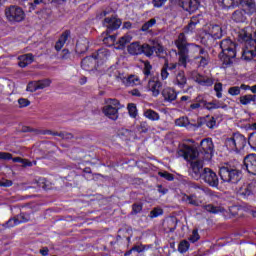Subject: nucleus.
Listing matches in <instances>:
<instances>
[{"label":"nucleus","mask_w":256,"mask_h":256,"mask_svg":"<svg viewBox=\"0 0 256 256\" xmlns=\"http://www.w3.org/2000/svg\"><path fill=\"white\" fill-rule=\"evenodd\" d=\"M16 219H19V224L21 225V223H27L28 221H31V216H29V214H20L19 216H17Z\"/></svg>","instance_id":"6e6d98bb"},{"label":"nucleus","mask_w":256,"mask_h":256,"mask_svg":"<svg viewBox=\"0 0 256 256\" xmlns=\"http://www.w3.org/2000/svg\"><path fill=\"white\" fill-rule=\"evenodd\" d=\"M39 90V84L38 81L30 82L27 85V91H30V93H35V91Z\"/></svg>","instance_id":"09e8293b"},{"label":"nucleus","mask_w":256,"mask_h":256,"mask_svg":"<svg viewBox=\"0 0 256 256\" xmlns=\"http://www.w3.org/2000/svg\"><path fill=\"white\" fill-rule=\"evenodd\" d=\"M121 19L112 16V17H106L103 21L104 27H107V29H110L111 31H114L115 29H119L121 27Z\"/></svg>","instance_id":"412c9836"},{"label":"nucleus","mask_w":256,"mask_h":256,"mask_svg":"<svg viewBox=\"0 0 256 256\" xmlns=\"http://www.w3.org/2000/svg\"><path fill=\"white\" fill-rule=\"evenodd\" d=\"M246 15L243 9H238L232 13V21L235 23H245L247 21Z\"/></svg>","instance_id":"a878e982"},{"label":"nucleus","mask_w":256,"mask_h":256,"mask_svg":"<svg viewBox=\"0 0 256 256\" xmlns=\"http://www.w3.org/2000/svg\"><path fill=\"white\" fill-rule=\"evenodd\" d=\"M122 83L126 87H135L137 85H141V79H139L136 75H130L128 77H123Z\"/></svg>","instance_id":"b1692460"},{"label":"nucleus","mask_w":256,"mask_h":256,"mask_svg":"<svg viewBox=\"0 0 256 256\" xmlns=\"http://www.w3.org/2000/svg\"><path fill=\"white\" fill-rule=\"evenodd\" d=\"M205 157L199 156L195 160L190 161V169L192 173V177L194 179H201V175L203 174V165L205 163Z\"/></svg>","instance_id":"9d476101"},{"label":"nucleus","mask_w":256,"mask_h":256,"mask_svg":"<svg viewBox=\"0 0 256 256\" xmlns=\"http://www.w3.org/2000/svg\"><path fill=\"white\" fill-rule=\"evenodd\" d=\"M220 177L225 183H238L241 179V172L235 168H220Z\"/></svg>","instance_id":"423d86ee"},{"label":"nucleus","mask_w":256,"mask_h":256,"mask_svg":"<svg viewBox=\"0 0 256 256\" xmlns=\"http://www.w3.org/2000/svg\"><path fill=\"white\" fill-rule=\"evenodd\" d=\"M155 23H157V20H155V18L150 19L148 22L143 24L141 31H149V29H151V27H153V25H155Z\"/></svg>","instance_id":"de8ad7c7"},{"label":"nucleus","mask_w":256,"mask_h":256,"mask_svg":"<svg viewBox=\"0 0 256 256\" xmlns=\"http://www.w3.org/2000/svg\"><path fill=\"white\" fill-rule=\"evenodd\" d=\"M200 179L207 183V185H210V187H219V177L211 168H204Z\"/></svg>","instance_id":"1a4fd4ad"},{"label":"nucleus","mask_w":256,"mask_h":256,"mask_svg":"<svg viewBox=\"0 0 256 256\" xmlns=\"http://www.w3.org/2000/svg\"><path fill=\"white\" fill-rule=\"evenodd\" d=\"M119 137L122 138L124 141H131V139H135V132L122 128L119 133Z\"/></svg>","instance_id":"7c9ffc66"},{"label":"nucleus","mask_w":256,"mask_h":256,"mask_svg":"<svg viewBox=\"0 0 256 256\" xmlns=\"http://www.w3.org/2000/svg\"><path fill=\"white\" fill-rule=\"evenodd\" d=\"M160 215H163V209H161V208H154L150 212L149 217H150V219H155L157 217H160Z\"/></svg>","instance_id":"49530a36"},{"label":"nucleus","mask_w":256,"mask_h":256,"mask_svg":"<svg viewBox=\"0 0 256 256\" xmlns=\"http://www.w3.org/2000/svg\"><path fill=\"white\" fill-rule=\"evenodd\" d=\"M141 47L142 45L138 44V42H133L128 46V53H130V55H141Z\"/></svg>","instance_id":"473e14b6"},{"label":"nucleus","mask_w":256,"mask_h":256,"mask_svg":"<svg viewBox=\"0 0 256 256\" xmlns=\"http://www.w3.org/2000/svg\"><path fill=\"white\" fill-rule=\"evenodd\" d=\"M178 251L180 253H187V251H189V242H187V240H183L182 242H180L178 246Z\"/></svg>","instance_id":"79ce46f5"},{"label":"nucleus","mask_w":256,"mask_h":256,"mask_svg":"<svg viewBox=\"0 0 256 256\" xmlns=\"http://www.w3.org/2000/svg\"><path fill=\"white\" fill-rule=\"evenodd\" d=\"M182 201L188 203L189 205H193L194 207H199V205H203V200H201V198H197L196 195L184 194L182 197Z\"/></svg>","instance_id":"5701e85b"},{"label":"nucleus","mask_w":256,"mask_h":256,"mask_svg":"<svg viewBox=\"0 0 256 256\" xmlns=\"http://www.w3.org/2000/svg\"><path fill=\"white\" fill-rule=\"evenodd\" d=\"M256 192V183H245L242 186H240L237 190V193L239 197H242V199H248V197H251Z\"/></svg>","instance_id":"4468645a"},{"label":"nucleus","mask_w":256,"mask_h":256,"mask_svg":"<svg viewBox=\"0 0 256 256\" xmlns=\"http://www.w3.org/2000/svg\"><path fill=\"white\" fill-rule=\"evenodd\" d=\"M143 210V206L141 204H134L132 206V211L133 213L137 214V213H141V211Z\"/></svg>","instance_id":"e2e57ef3"},{"label":"nucleus","mask_w":256,"mask_h":256,"mask_svg":"<svg viewBox=\"0 0 256 256\" xmlns=\"http://www.w3.org/2000/svg\"><path fill=\"white\" fill-rule=\"evenodd\" d=\"M238 37L240 41H244L245 43V49L242 51L243 59L251 61V59L256 57V45L255 41H253V27L248 26L240 30Z\"/></svg>","instance_id":"f257e3e1"},{"label":"nucleus","mask_w":256,"mask_h":256,"mask_svg":"<svg viewBox=\"0 0 256 256\" xmlns=\"http://www.w3.org/2000/svg\"><path fill=\"white\" fill-rule=\"evenodd\" d=\"M244 167L250 175H256V154H249L244 158Z\"/></svg>","instance_id":"dca6fc26"},{"label":"nucleus","mask_w":256,"mask_h":256,"mask_svg":"<svg viewBox=\"0 0 256 256\" xmlns=\"http://www.w3.org/2000/svg\"><path fill=\"white\" fill-rule=\"evenodd\" d=\"M161 81L169 79V61H166L160 70Z\"/></svg>","instance_id":"c9c22d12"},{"label":"nucleus","mask_w":256,"mask_h":256,"mask_svg":"<svg viewBox=\"0 0 256 256\" xmlns=\"http://www.w3.org/2000/svg\"><path fill=\"white\" fill-rule=\"evenodd\" d=\"M175 45L178 49L176 55L179 57V65H182L184 68H186L189 61V51H193L191 45L194 44L187 43L185 34L181 33L179 34L178 39L175 41Z\"/></svg>","instance_id":"7ed1b4c3"},{"label":"nucleus","mask_w":256,"mask_h":256,"mask_svg":"<svg viewBox=\"0 0 256 256\" xmlns=\"http://www.w3.org/2000/svg\"><path fill=\"white\" fill-rule=\"evenodd\" d=\"M226 148L228 151H235V153H239V151H243L245 149V145H247V138L245 136L236 133L225 141Z\"/></svg>","instance_id":"20e7f679"},{"label":"nucleus","mask_w":256,"mask_h":256,"mask_svg":"<svg viewBox=\"0 0 256 256\" xmlns=\"http://www.w3.org/2000/svg\"><path fill=\"white\" fill-rule=\"evenodd\" d=\"M132 251H136L137 253H143V251H145V246L144 245L134 246L132 248Z\"/></svg>","instance_id":"774afa93"},{"label":"nucleus","mask_w":256,"mask_h":256,"mask_svg":"<svg viewBox=\"0 0 256 256\" xmlns=\"http://www.w3.org/2000/svg\"><path fill=\"white\" fill-rule=\"evenodd\" d=\"M18 104L19 107L23 109V107H29V105H31V101H29L27 98H20L18 99Z\"/></svg>","instance_id":"4d7b16f0"},{"label":"nucleus","mask_w":256,"mask_h":256,"mask_svg":"<svg viewBox=\"0 0 256 256\" xmlns=\"http://www.w3.org/2000/svg\"><path fill=\"white\" fill-rule=\"evenodd\" d=\"M104 43H110V45H113V43H115V41H117V36H108L106 38L103 39Z\"/></svg>","instance_id":"680f3d73"},{"label":"nucleus","mask_w":256,"mask_h":256,"mask_svg":"<svg viewBox=\"0 0 256 256\" xmlns=\"http://www.w3.org/2000/svg\"><path fill=\"white\" fill-rule=\"evenodd\" d=\"M109 50L102 48L96 54H94V59L96 63H105L109 59Z\"/></svg>","instance_id":"393cba45"},{"label":"nucleus","mask_w":256,"mask_h":256,"mask_svg":"<svg viewBox=\"0 0 256 256\" xmlns=\"http://www.w3.org/2000/svg\"><path fill=\"white\" fill-rule=\"evenodd\" d=\"M162 87L163 83L157 77H152L147 84V89L152 93V97H159Z\"/></svg>","instance_id":"2eb2a0df"},{"label":"nucleus","mask_w":256,"mask_h":256,"mask_svg":"<svg viewBox=\"0 0 256 256\" xmlns=\"http://www.w3.org/2000/svg\"><path fill=\"white\" fill-rule=\"evenodd\" d=\"M200 147L203 149L204 154L202 153L203 159L206 161H211L213 157V140L211 138H205L201 141Z\"/></svg>","instance_id":"ddd939ff"},{"label":"nucleus","mask_w":256,"mask_h":256,"mask_svg":"<svg viewBox=\"0 0 256 256\" xmlns=\"http://www.w3.org/2000/svg\"><path fill=\"white\" fill-rule=\"evenodd\" d=\"M206 127L208 129H215L217 127V120H215V117H207L206 118Z\"/></svg>","instance_id":"a19ab883"},{"label":"nucleus","mask_w":256,"mask_h":256,"mask_svg":"<svg viewBox=\"0 0 256 256\" xmlns=\"http://www.w3.org/2000/svg\"><path fill=\"white\" fill-rule=\"evenodd\" d=\"M229 95H232L233 97L241 94V87L239 86H233L228 89Z\"/></svg>","instance_id":"603ef678"},{"label":"nucleus","mask_w":256,"mask_h":256,"mask_svg":"<svg viewBox=\"0 0 256 256\" xmlns=\"http://www.w3.org/2000/svg\"><path fill=\"white\" fill-rule=\"evenodd\" d=\"M201 239V236L199 235V231H197V229L192 231V234L189 237V241H191V243H197V241Z\"/></svg>","instance_id":"3c124183"},{"label":"nucleus","mask_w":256,"mask_h":256,"mask_svg":"<svg viewBox=\"0 0 256 256\" xmlns=\"http://www.w3.org/2000/svg\"><path fill=\"white\" fill-rule=\"evenodd\" d=\"M164 3H167V0H153L152 1V5L157 8L161 7Z\"/></svg>","instance_id":"69168bd1"},{"label":"nucleus","mask_w":256,"mask_h":256,"mask_svg":"<svg viewBox=\"0 0 256 256\" xmlns=\"http://www.w3.org/2000/svg\"><path fill=\"white\" fill-rule=\"evenodd\" d=\"M128 112L130 117L135 119V117H137V106H135V104H128Z\"/></svg>","instance_id":"8fccbe9b"},{"label":"nucleus","mask_w":256,"mask_h":256,"mask_svg":"<svg viewBox=\"0 0 256 256\" xmlns=\"http://www.w3.org/2000/svg\"><path fill=\"white\" fill-rule=\"evenodd\" d=\"M205 105H206L205 100H203V98L198 97L196 98L195 103L190 105V109L192 110L200 109V107H205Z\"/></svg>","instance_id":"ea45409f"},{"label":"nucleus","mask_w":256,"mask_h":256,"mask_svg":"<svg viewBox=\"0 0 256 256\" xmlns=\"http://www.w3.org/2000/svg\"><path fill=\"white\" fill-rule=\"evenodd\" d=\"M248 145L253 151H256V133L250 134L248 138Z\"/></svg>","instance_id":"37998d69"},{"label":"nucleus","mask_w":256,"mask_h":256,"mask_svg":"<svg viewBox=\"0 0 256 256\" xmlns=\"http://www.w3.org/2000/svg\"><path fill=\"white\" fill-rule=\"evenodd\" d=\"M162 96L165 101H175L177 99V92L171 87H166L162 90Z\"/></svg>","instance_id":"bb28decb"},{"label":"nucleus","mask_w":256,"mask_h":256,"mask_svg":"<svg viewBox=\"0 0 256 256\" xmlns=\"http://www.w3.org/2000/svg\"><path fill=\"white\" fill-rule=\"evenodd\" d=\"M239 101L241 105H251V103H255L256 95L247 94V95L241 96L239 98Z\"/></svg>","instance_id":"72a5a7b5"},{"label":"nucleus","mask_w":256,"mask_h":256,"mask_svg":"<svg viewBox=\"0 0 256 256\" xmlns=\"http://www.w3.org/2000/svg\"><path fill=\"white\" fill-rule=\"evenodd\" d=\"M179 5L188 13H195L199 9V1L197 0H180Z\"/></svg>","instance_id":"a211bd4d"},{"label":"nucleus","mask_w":256,"mask_h":256,"mask_svg":"<svg viewBox=\"0 0 256 256\" xmlns=\"http://www.w3.org/2000/svg\"><path fill=\"white\" fill-rule=\"evenodd\" d=\"M51 87V79H44L38 81V89H47Z\"/></svg>","instance_id":"a18cd8bd"},{"label":"nucleus","mask_w":256,"mask_h":256,"mask_svg":"<svg viewBox=\"0 0 256 256\" xmlns=\"http://www.w3.org/2000/svg\"><path fill=\"white\" fill-rule=\"evenodd\" d=\"M18 65L19 67L25 68L27 67V65H31V63H33L34 58H33V54L28 53V54H24L20 57H18Z\"/></svg>","instance_id":"c85d7f7f"},{"label":"nucleus","mask_w":256,"mask_h":256,"mask_svg":"<svg viewBox=\"0 0 256 256\" xmlns=\"http://www.w3.org/2000/svg\"><path fill=\"white\" fill-rule=\"evenodd\" d=\"M5 16L10 23H21L25 20V11L19 6H10L6 8Z\"/></svg>","instance_id":"0eeeda50"},{"label":"nucleus","mask_w":256,"mask_h":256,"mask_svg":"<svg viewBox=\"0 0 256 256\" xmlns=\"http://www.w3.org/2000/svg\"><path fill=\"white\" fill-rule=\"evenodd\" d=\"M204 33L207 39H221L223 37V29L217 24H207L204 26Z\"/></svg>","instance_id":"9b49d317"},{"label":"nucleus","mask_w":256,"mask_h":256,"mask_svg":"<svg viewBox=\"0 0 256 256\" xmlns=\"http://www.w3.org/2000/svg\"><path fill=\"white\" fill-rule=\"evenodd\" d=\"M0 159H2L4 161H9V159H13V155H11V153H7V152H0Z\"/></svg>","instance_id":"052dcab7"},{"label":"nucleus","mask_w":256,"mask_h":256,"mask_svg":"<svg viewBox=\"0 0 256 256\" xmlns=\"http://www.w3.org/2000/svg\"><path fill=\"white\" fill-rule=\"evenodd\" d=\"M198 23H201V15L193 16L190 20V23L185 28V33L193 32Z\"/></svg>","instance_id":"2f4dec72"},{"label":"nucleus","mask_w":256,"mask_h":256,"mask_svg":"<svg viewBox=\"0 0 256 256\" xmlns=\"http://www.w3.org/2000/svg\"><path fill=\"white\" fill-rule=\"evenodd\" d=\"M191 77L196 81V83H199V85H203L204 87H211V85H213V79L207 78L199 74L197 71H192Z\"/></svg>","instance_id":"aec40b11"},{"label":"nucleus","mask_w":256,"mask_h":256,"mask_svg":"<svg viewBox=\"0 0 256 256\" xmlns=\"http://www.w3.org/2000/svg\"><path fill=\"white\" fill-rule=\"evenodd\" d=\"M204 107L205 109H208V111H211V109H221V105L215 102H210V103L206 102V105Z\"/></svg>","instance_id":"bf43d9fd"},{"label":"nucleus","mask_w":256,"mask_h":256,"mask_svg":"<svg viewBox=\"0 0 256 256\" xmlns=\"http://www.w3.org/2000/svg\"><path fill=\"white\" fill-rule=\"evenodd\" d=\"M133 37L131 35L126 34L125 36H122L118 41V47L117 49H125V45L131 43V40Z\"/></svg>","instance_id":"e433bc0d"},{"label":"nucleus","mask_w":256,"mask_h":256,"mask_svg":"<svg viewBox=\"0 0 256 256\" xmlns=\"http://www.w3.org/2000/svg\"><path fill=\"white\" fill-rule=\"evenodd\" d=\"M158 175L160 177H162L163 179H166V181H173V179H175L173 177V174L167 172V171H163V172H158Z\"/></svg>","instance_id":"5fc2aeb1"},{"label":"nucleus","mask_w":256,"mask_h":256,"mask_svg":"<svg viewBox=\"0 0 256 256\" xmlns=\"http://www.w3.org/2000/svg\"><path fill=\"white\" fill-rule=\"evenodd\" d=\"M192 51L194 53H198V57L195 58L196 63H198L199 67H207L209 65V54L205 52V50L197 45H191Z\"/></svg>","instance_id":"f8f14e48"},{"label":"nucleus","mask_w":256,"mask_h":256,"mask_svg":"<svg viewBox=\"0 0 256 256\" xmlns=\"http://www.w3.org/2000/svg\"><path fill=\"white\" fill-rule=\"evenodd\" d=\"M94 63H97V61H95V56H88L82 60V67L87 69V67H91Z\"/></svg>","instance_id":"58836bf2"},{"label":"nucleus","mask_w":256,"mask_h":256,"mask_svg":"<svg viewBox=\"0 0 256 256\" xmlns=\"http://www.w3.org/2000/svg\"><path fill=\"white\" fill-rule=\"evenodd\" d=\"M179 157H183L186 161H195L199 157L203 156V153H199L197 148L189 145H183L182 148L178 151Z\"/></svg>","instance_id":"6e6552de"},{"label":"nucleus","mask_w":256,"mask_h":256,"mask_svg":"<svg viewBox=\"0 0 256 256\" xmlns=\"http://www.w3.org/2000/svg\"><path fill=\"white\" fill-rule=\"evenodd\" d=\"M144 117L149 119L150 121H159L160 116L159 113L155 112V110L148 109L144 112Z\"/></svg>","instance_id":"f704fd0d"},{"label":"nucleus","mask_w":256,"mask_h":256,"mask_svg":"<svg viewBox=\"0 0 256 256\" xmlns=\"http://www.w3.org/2000/svg\"><path fill=\"white\" fill-rule=\"evenodd\" d=\"M204 209H205V211H208V213H214V214L220 213V211H221L220 208H217L211 204L204 206Z\"/></svg>","instance_id":"864d4df0"},{"label":"nucleus","mask_w":256,"mask_h":256,"mask_svg":"<svg viewBox=\"0 0 256 256\" xmlns=\"http://www.w3.org/2000/svg\"><path fill=\"white\" fill-rule=\"evenodd\" d=\"M71 35V33L69 31H65L59 38V40L56 42L55 45V49L56 51H61L65 45V43H67V39H69V36Z\"/></svg>","instance_id":"c756f323"},{"label":"nucleus","mask_w":256,"mask_h":256,"mask_svg":"<svg viewBox=\"0 0 256 256\" xmlns=\"http://www.w3.org/2000/svg\"><path fill=\"white\" fill-rule=\"evenodd\" d=\"M13 182L11 180H2L0 181V187H11Z\"/></svg>","instance_id":"338daca9"},{"label":"nucleus","mask_w":256,"mask_h":256,"mask_svg":"<svg viewBox=\"0 0 256 256\" xmlns=\"http://www.w3.org/2000/svg\"><path fill=\"white\" fill-rule=\"evenodd\" d=\"M242 7V10L246 15H253L256 13L255 0H238V6Z\"/></svg>","instance_id":"f3484780"},{"label":"nucleus","mask_w":256,"mask_h":256,"mask_svg":"<svg viewBox=\"0 0 256 256\" xmlns=\"http://www.w3.org/2000/svg\"><path fill=\"white\" fill-rule=\"evenodd\" d=\"M16 225H20L19 218L9 219L5 224L6 227H16Z\"/></svg>","instance_id":"13d9d810"},{"label":"nucleus","mask_w":256,"mask_h":256,"mask_svg":"<svg viewBox=\"0 0 256 256\" xmlns=\"http://www.w3.org/2000/svg\"><path fill=\"white\" fill-rule=\"evenodd\" d=\"M218 5L222 9H235L239 7V0H218Z\"/></svg>","instance_id":"cd10ccee"},{"label":"nucleus","mask_w":256,"mask_h":256,"mask_svg":"<svg viewBox=\"0 0 256 256\" xmlns=\"http://www.w3.org/2000/svg\"><path fill=\"white\" fill-rule=\"evenodd\" d=\"M173 85L179 87V89H184L187 85V76H185V71L179 70L172 79Z\"/></svg>","instance_id":"6ab92c4d"},{"label":"nucleus","mask_w":256,"mask_h":256,"mask_svg":"<svg viewBox=\"0 0 256 256\" xmlns=\"http://www.w3.org/2000/svg\"><path fill=\"white\" fill-rule=\"evenodd\" d=\"M141 50H142V53H144V55H146V57H151V55H153V53H155V51H157V49L149 46V44H143L141 46Z\"/></svg>","instance_id":"4c0bfd02"},{"label":"nucleus","mask_w":256,"mask_h":256,"mask_svg":"<svg viewBox=\"0 0 256 256\" xmlns=\"http://www.w3.org/2000/svg\"><path fill=\"white\" fill-rule=\"evenodd\" d=\"M151 69V64L149 62H145L144 75H146V77H148V75H151Z\"/></svg>","instance_id":"0e129e2a"},{"label":"nucleus","mask_w":256,"mask_h":256,"mask_svg":"<svg viewBox=\"0 0 256 256\" xmlns=\"http://www.w3.org/2000/svg\"><path fill=\"white\" fill-rule=\"evenodd\" d=\"M222 53L219 54L220 61L223 65H231L233 63L232 59L237 57V45L231 41V39H224L220 43Z\"/></svg>","instance_id":"f03ea898"},{"label":"nucleus","mask_w":256,"mask_h":256,"mask_svg":"<svg viewBox=\"0 0 256 256\" xmlns=\"http://www.w3.org/2000/svg\"><path fill=\"white\" fill-rule=\"evenodd\" d=\"M121 103L117 99H108L106 105L103 107V113L108 119L112 121H117L119 119V109H121Z\"/></svg>","instance_id":"39448f33"},{"label":"nucleus","mask_w":256,"mask_h":256,"mask_svg":"<svg viewBox=\"0 0 256 256\" xmlns=\"http://www.w3.org/2000/svg\"><path fill=\"white\" fill-rule=\"evenodd\" d=\"M214 91H216V97H218V99H221V97H223V84L216 83L214 85Z\"/></svg>","instance_id":"c03bdc74"},{"label":"nucleus","mask_w":256,"mask_h":256,"mask_svg":"<svg viewBox=\"0 0 256 256\" xmlns=\"http://www.w3.org/2000/svg\"><path fill=\"white\" fill-rule=\"evenodd\" d=\"M176 127H185L186 129L193 130L197 129V127H201V124H191V121H189V118L186 116H182L180 118H177L175 120Z\"/></svg>","instance_id":"4be33fe9"}]
</instances>
